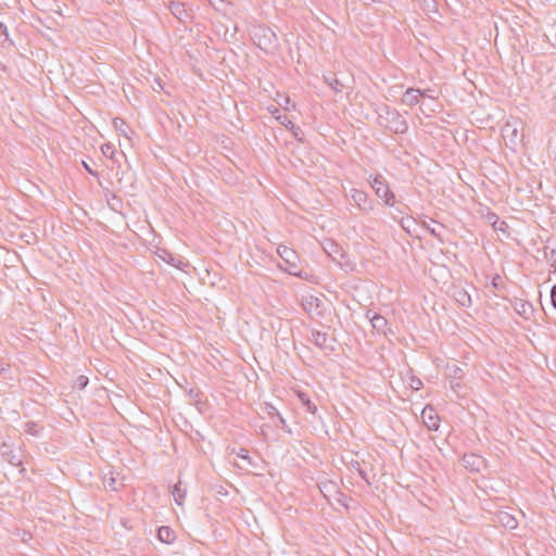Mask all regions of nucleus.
<instances>
[{"label":"nucleus","instance_id":"nucleus-43","mask_svg":"<svg viewBox=\"0 0 556 556\" xmlns=\"http://www.w3.org/2000/svg\"><path fill=\"white\" fill-rule=\"evenodd\" d=\"M216 10L219 9V5L224 4L226 0H207Z\"/></svg>","mask_w":556,"mask_h":556},{"label":"nucleus","instance_id":"nucleus-23","mask_svg":"<svg viewBox=\"0 0 556 556\" xmlns=\"http://www.w3.org/2000/svg\"><path fill=\"white\" fill-rule=\"evenodd\" d=\"M543 258L549 263L553 273H556V249L545 245L543 248Z\"/></svg>","mask_w":556,"mask_h":556},{"label":"nucleus","instance_id":"nucleus-10","mask_svg":"<svg viewBox=\"0 0 556 556\" xmlns=\"http://www.w3.org/2000/svg\"><path fill=\"white\" fill-rule=\"evenodd\" d=\"M0 453H1V456L3 457V459L14 467H18L23 463L21 453L15 452L12 448V446L7 443H3L0 446Z\"/></svg>","mask_w":556,"mask_h":556},{"label":"nucleus","instance_id":"nucleus-17","mask_svg":"<svg viewBox=\"0 0 556 556\" xmlns=\"http://www.w3.org/2000/svg\"><path fill=\"white\" fill-rule=\"evenodd\" d=\"M320 492L324 494L325 497L330 498V496L338 495L340 497H345V494L342 493L336 483L332 481L323 483L321 486H319Z\"/></svg>","mask_w":556,"mask_h":556},{"label":"nucleus","instance_id":"nucleus-41","mask_svg":"<svg viewBox=\"0 0 556 556\" xmlns=\"http://www.w3.org/2000/svg\"><path fill=\"white\" fill-rule=\"evenodd\" d=\"M551 302L553 307L556 309V285L551 289Z\"/></svg>","mask_w":556,"mask_h":556},{"label":"nucleus","instance_id":"nucleus-8","mask_svg":"<svg viewBox=\"0 0 556 556\" xmlns=\"http://www.w3.org/2000/svg\"><path fill=\"white\" fill-rule=\"evenodd\" d=\"M168 9L170 13L182 24L191 22L192 14L188 11L182 2L170 1Z\"/></svg>","mask_w":556,"mask_h":556},{"label":"nucleus","instance_id":"nucleus-4","mask_svg":"<svg viewBox=\"0 0 556 556\" xmlns=\"http://www.w3.org/2000/svg\"><path fill=\"white\" fill-rule=\"evenodd\" d=\"M521 122L518 119L507 121L502 127V137L508 141L511 147H517L522 141V134H520L519 126Z\"/></svg>","mask_w":556,"mask_h":556},{"label":"nucleus","instance_id":"nucleus-44","mask_svg":"<svg viewBox=\"0 0 556 556\" xmlns=\"http://www.w3.org/2000/svg\"><path fill=\"white\" fill-rule=\"evenodd\" d=\"M248 453H249V452H248V450H245V448H240V451L238 452V454H237V455H238L240 458L248 459V458H249Z\"/></svg>","mask_w":556,"mask_h":556},{"label":"nucleus","instance_id":"nucleus-47","mask_svg":"<svg viewBox=\"0 0 556 556\" xmlns=\"http://www.w3.org/2000/svg\"><path fill=\"white\" fill-rule=\"evenodd\" d=\"M154 83L157 85L160 89H163L162 79L160 77H155Z\"/></svg>","mask_w":556,"mask_h":556},{"label":"nucleus","instance_id":"nucleus-5","mask_svg":"<svg viewBox=\"0 0 556 556\" xmlns=\"http://www.w3.org/2000/svg\"><path fill=\"white\" fill-rule=\"evenodd\" d=\"M351 198L356 206L363 212H371L375 208V202L369 198L368 193L363 190L352 188L350 190Z\"/></svg>","mask_w":556,"mask_h":556},{"label":"nucleus","instance_id":"nucleus-6","mask_svg":"<svg viewBox=\"0 0 556 556\" xmlns=\"http://www.w3.org/2000/svg\"><path fill=\"white\" fill-rule=\"evenodd\" d=\"M312 341L313 343L325 352H333L336 340L330 338L328 333L321 332L319 330H312Z\"/></svg>","mask_w":556,"mask_h":556},{"label":"nucleus","instance_id":"nucleus-39","mask_svg":"<svg viewBox=\"0 0 556 556\" xmlns=\"http://www.w3.org/2000/svg\"><path fill=\"white\" fill-rule=\"evenodd\" d=\"M81 164H83L84 168H85V169H86L90 175H92V176H94V177H98V176H99L98 172L93 170L87 162L83 161V162H81Z\"/></svg>","mask_w":556,"mask_h":556},{"label":"nucleus","instance_id":"nucleus-26","mask_svg":"<svg viewBox=\"0 0 556 556\" xmlns=\"http://www.w3.org/2000/svg\"><path fill=\"white\" fill-rule=\"evenodd\" d=\"M298 397L301 402V404L306 408V410L311 414H316L317 412V406L315 405V403H313L309 399V396L302 392V391H299L298 392Z\"/></svg>","mask_w":556,"mask_h":556},{"label":"nucleus","instance_id":"nucleus-25","mask_svg":"<svg viewBox=\"0 0 556 556\" xmlns=\"http://www.w3.org/2000/svg\"><path fill=\"white\" fill-rule=\"evenodd\" d=\"M324 80L337 93L342 92V90L344 89L343 83L340 79H338L334 74L325 76Z\"/></svg>","mask_w":556,"mask_h":556},{"label":"nucleus","instance_id":"nucleus-11","mask_svg":"<svg viewBox=\"0 0 556 556\" xmlns=\"http://www.w3.org/2000/svg\"><path fill=\"white\" fill-rule=\"evenodd\" d=\"M425 96H426V91H421V89L408 88L404 92L401 101L403 104L413 108L416 104H418L420 98H425Z\"/></svg>","mask_w":556,"mask_h":556},{"label":"nucleus","instance_id":"nucleus-16","mask_svg":"<svg viewBox=\"0 0 556 556\" xmlns=\"http://www.w3.org/2000/svg\"><path fill=\"white\" fill-rule=\"evenodd\" d=\"M302 305L306 312L321 315L323 301L320 299L311 295L303 301Z\"/></svg>","mask_w":556,"mask_h":556},{"label":"nucleus","instance_id":"nucleus-14","mask_svg":"<svg viewBox=\"0 0 556 556\" xmlns=\"http://www.w3.org/2000/svg\"><path fill=\"white\" fill-rule=\"evenodd\" d=\"M496 521L505 529L513 530L518 527L517 519L511 514H509L507 511H502V510L498 511L496 514Z\"/></svg>","mask_w":556,"mask_h":556},{"label":"nucleus","instance_id":"nucleus-29","mask_svg":"<svg viewBox=\"0 0 556 556\" xmlns=\"http://www.w3.org/2000/svg\"><path fill=\"white\" fill-rule=\"evenodd\" d=\"M101 152L105 157L115 161L116 150L112 143H104L101 146Z\"/></svg>","mask_w":556,"mask_h":556},{"label":"nucleus","instance_id":"nucleus-46","mask_svg":"<svg viewBox=\"0 0 556 556\" xmlns=\"http://www.w3.org/2000/svg\"><path fill=\"white\" fill-rule=\"evenodd\" d=\"M281 124H283L286 127H289L290 125L291 128H294V124L291 121H289L286 115L283 116V121H281Z\"/></svg>","mask_w":556,"mask_h":556},{"label":"nucleus","instance_id":"nucleus-40","mask_svg":"<svg viewBox=\"0 0 556 556\" xmlns=\"http://www.w3.org/2000/svg\"><path fill=\"white\" fill-rule=\"evenodd\" d=\"M296 268H298V265L295 264V266H289V267L287 268V270H288V273H289L290 275L298 276V277H302V273H301V271H298V270H296Z\"/></svg>","mask_w":556,"mask_h":556},{"label":"nucleus","instance_id":"nucleus-32","mask_svg":"<svg viewBox=\"0 0 556 556\" xmlns=\"http://www.w3.org/2000/svg\"><path fill=\"white\" fill-rule=\"evenodd\" d=\"M264 410L270 417H277L280 415L278 409L270 403H265Z\"/></svg>","mask_w":556,"mask_h":556},{"label":"nucleus","instance_id":"nucleus-35","mask_svg":"<svg viewBox=\"0 0 556 556\" xmlns=\"http://www.w3.org/2000/svg\"><path fill=\"white\" fill-rule=\"evenodd\" d=\"M491 285L494 289L503 288L502 277L498 274L494 275L492 278Z\"/></svg>","mask_w":556,"mask_h":556},{"label":"nucleus","instance_id":"nucleus-50","mask_svg":"<svg viewBox=\"0 0 556 556\" xmlns=\"http://www.w3.org/2000/svg\"><path fill=\"white\" fill-rule=\"evenodd\" d=\"M169 258H170V260L168 261V263H170L172 261H174V256H172L170 254H169Z\"/></svg>","mask_w":556,"mask_h":556},{"label":"nucleus","instance_id":"nucleus-15","mask_svg":"<svg viewBox=\"0 0 556 556\" xmlns=\"http://www.w3.org/2000/svg\"><path fill=\"white\" fill-rule=\"evenodd\" d=\"M277 252L279 256L288 264V266H295L298 254L293 249L286 245H279Z\"/></svg>","mask_w":556,"mask_h":556},{"label":"nucleus","instance_id":"nucleus-48","mask_svg":"<svg viewBox=\"0 0 556 556\" xmlns=\"http://www.w3.org/2000/svg\"><path fill=\"white\" fill-rule=\"evenodd\" d=\"M424 91H426V96L425 97L430 98V99L434 98L432 94H430L431 89H425Z\"/></svg>","mask_w":556,"mask_h":556},{"label":"nucleus","instance_id":"nucleus-22","mask_svg":"<svg viewBox=\"0 0 556 556\" xmlns=\"http://www.w3.org/2000/svg\"><path fill=\"white\" fill-rule=\"evenodd\" d=\"M431 223L435 224L434 227H431L428 223L424 222L422 223V226L434 237L437 238L439 241L443 242V238H442V230H444V225L443 224H440V223H437L434 220H431Z\"/></svg>","mask_w":556,"mask_h":556},{"label":"nucleus","instance_id":"nucleus-1","mask_svg":"<svg viewBox=\"0 0 556 556\" xmlns=\"http://www.w3.org/2000/svg\"><path fill=\"white\" fill-rule=\"evenodd\" d=\"M375 112L377 113V124L380 127H383L395 135H403L407 132L408 123L405 116L396 109H393L388 104H381L375 110Z\"/></svg>","mask_w":556,"mask_h":556},{"label":"nucleus","instance_id":"nucleus-21","mask_svg":"<svg viewBox=\"0 0 556 556\" xmlns=\"http://www.w3.org/2000/svg\"><path fill=\"white\" fill-rule=\"evenodd\" d=\"M348 467L350 470L356 471L364 481L370 484L368 472L362 467V464L358 460L352 459L348 464Z\"/></svg>","mask_w":556,"mask_h":556},{"label":"nucleus","instance_id":"nucleus-31","mask_svg":"<svg viewBox=\"0 0 556 556\" xmlns=\"http://www.w3.org/2000/svg\"><path fill=\"white\" fill-rule=\"evenodd\" d=\"M274 425L277 428H281L283 430H287L288 432H291V430L288 427V424H287L286 419L281 415H278L276 417V421H274Z\"/></svg>","mask_w":556,"mask_h":556},{"label":"nucleus","instance_id":"nucleus-34","mask_svg":"<svg viewBox=\"0 0 556 556\" xmlns=\"http://www.w3.org/2000/svg\"><path fill=\"white\" fill-rule=\"evenodd\" d=\"M25 432L30 435H37L38 431L36 429V424L35 422H26L25 424Z\"/></svg>","mask_w":556,"mask_h":556},{"label":"nucleus","instance_id":"nucleus-33","mask_svg":"<svg viewBox=\"0 0 556 556\" xmlns=\"http://www.w3.org/2000/svg\"><path fill=\"white\" fill-rule=\"evenodd\" d=\"M188 395L194 404H197V405L201 404V400H200L201 392L199 390L190 389L188 392Z\"/></svg>","mask_w":556,"mask_h":556},{"label":"nucleus","instance_id":"nucleus-49","mask_svg":"<svg viewBox=\"0 0 556 556\" xmlns=\"http://www.w3.org/2000/svg\"><path fill=\"white\" fill-rule=\"evenodd\" d=\"M112 199L118 203H121V199L118 197H116L115 194L112 195Z\"/></svg>","mask_w":556,"mask_h":556},{"label":"nucleus","instance_id":"nucleus-38","mask_svg":"<svg viewBox=\"0 0 556 556\" xmlns=\"http://www.w3.org/2000/svg\"><path fill=\"white\" fill-rule=\"evenodd\" d=\"M88 378L86 376H79L77 377L76 379V386L79 388V389H84L87 384H88Z\"/></svg>","mask_w":556,"mask_h":556},{"label":"nucleus","instance_id":"nucleus-37","mask_svg":"<svg viewBox=\"0 0 556 556\" xmlns=\"http://www.w3.org/2000/svg\"><path fill=\"white\" fill-rule=\"evenodd\" d=\"M0 35H3L5 40L9 41L10 45H13V41L9 38L8 27L2 22H0Z\"/></svg>","mask_w":556,"mask_h":556},{"label":"nucleus","instance_id":"nucleus-42","mask_svg":"<svg viewBox=\"0 0 556 556\" xmlns=\"http://www.w3.org/2000/svg\"><path fill=\"white\" fill-rule=\"evenodd\" d=\"M333 498H334L339 504H341L342 506L348 507V503H346L348 497H346V496H345V497H340V496H338V495H333Z\"/></svg>","mask_w":556,"mask_h":556},{"label":"nucleus","instance_id":"nucleus-9","mask_svg":"<svg viewBox=\"0 0 556 556\" xmlns=\"http://www.w3.org/2000/svg\"><path fill=\"white\" fill-rule=\"evenodd\" d=\"M422 422L429 430H438L440 426V418L437 412L431 406H426L421 412Z\"/></svg>","mask_w":556,"mask_h":556},{"label":"nucleus","instance_id":"nucleus-27","mask_svg":"<svg viewBox=\"0 0 556 556\" xmlns=\"http://www.w3.org/2000/svg\"><path fill=\"white\" fill-rule=\"evenodd\" d=\"M324 250L333 261H338V256L343 257L342 250L334 242H328Z\"/></svg>","mask_w":556,"mask_h":556},{"label":"nucleus","instance_id":"nucleus-3","mask_svg":"<svg viewBox=\"0 0 556 556\" xmlns=\"http://www.w3.org/2000/svg\"><path fill=\"white\" fill-rule=\"evenodd\" d=\"M371 188L375 190L376 195L383 200L388 206H394V193L389 188L384 177L382 175H376L372 179H369Z\"/></svg>","mask_w":556,"mask_h":556},{"label":"nucleus","instance_id":"nucleus-7","mask_svg":"<svg viewBox=\"0 0 556 556\" xmlns=\"http://www.w3.org/2000/svg\"><path fill=\"white\" fill-rule=\"evenodd\" d=\"M464 369L455 364L446 367V377L450 380V387L455 392L462 388V379L464 378Z\"/></svg>","mask_w":556,"mask_h":556},{"label":"nucleus","instance_id":"nucleus-20","mask_svg":"<svg viewBox=\"0 0 556 556\" xmlns=\"http://www.w3.org/2000/svg\"><path fill=\"white\" fill-rule=\"evenodd\" d=\"M486 219L496 231L505 232L508 227L507 223L501 220L500 217L493 212H489L486 214Z\"/></svg>","mask_w":556,"mask_h":556},{"label":"nucleus","instance_id":"nucleus-24","mask_svg":"<svg viewBox=\"0 0 556 556\" xmlns=\"http://www.w3.org/2000/svg\"><path fill=\"white\" fill-rule=\"evenodd\" d=\"M172 494L177 505H182L186 497V488H182L181 481H178L174 486Z\"/></svg>","mask_w":556,"mask_h":556},{"label":"nucleus","instance_id":"nucleus-18","mask_svg":"<svg viewBox=\"0 0 556 556\" xmlns=\"http://www.w3.org/2000/svg\"><path fill=\"white\" fill-rule=\"evenodd\" d=\"M482 463V458L475 454L464 455L463 457V464L465 468L470 469L471 471H479L480 464Z\"/></svg>","mask_w":556,"mask_h":556},{"label":"nucleus","instance_id":"nucleus-19","mask_svg":"<svg viewBox=\"0 0 556 556\" xmlns=\"http://www.w3.org/2000/svg\"><path fill=\"white\" fill-rule=\"evenodd\" d=\"M157 539L163 543L170 544L175 541L176 534L172 528L162 526L157 530Z\"/></svg>","mask_w":556,"mask_h":556},{"label":"nucleus","instance_id":"nucleus-36","mask_svg":"<svg viewBox=\"0 0 556 556\" xmlns=\"http://www.w3.org/2000/svg\"><path fill=\"white\" fill-rule=\"evenodd\" d=\"M114 126L119 129L125 136H127L125 129H123V126L128 127L124 119L122 118H115L114 119Z\"/></svg>","mask_w":556,"mask_h":556},{"label":"nucleus","instance_id":"nucleus-30","mask_svg":"<svg viewBox=\"0 0 556 556\" xmlns=\"http://www.w3.org/2000/svg\"><path fill=\"white\" fill-rule=\"evenodd\" d=\"M104 486L111 491H117V481L116 478L113 476V473H110V477H104L103 480Z\"/></svg>","mask_w":556,"mask_h":556},{"label":"nucleus","instance_id":"nucleus-2","mask_svg":"<svg viewBox=\"0 0 556 556\" xmlns=\"http://www.w3.org/2000/svg\"><path fill=\"white\" fill-rule=\"evenodd\" d=\"M250 34L253 42L266 53L273 52L279 46L275 31L266 25H253Z\"/></svg>","mask_w":556,"mask_h":556},{"label":"nucleus","instance_id":"nucleus-12","mask_svg":"<svg viewBox=\"0 0 556 556\" xmlns=\"http://www.w3.org/2000/svg\"><path fill=\"white\" fill-rule=\"evenodd\" d=\"M366 317L370 320V324H371L372 328L378 333L386 334V330H387V327H388V320H387L386 317H383L382 315H380L378 313H372L371 314V311H368L366 313Z\"/></svg>","mask_w":556,"mask_h":556},{"label":"nucleus","instance_id":"nucleus-45","mask_svg":"<svg viewBox=\"0 0 556 556\" xmlns=\"http://www.w3.org/2000/svg\"><path fill=\"white\" fill-rule=\"evenodd\" d=\"M421 386H422V382L419 379H416V380L414 379L410 384V387L415 390H418Z\"/></svg>","mask_w":556,"mask_h":556},{"label":"nucleus","instance_id":"nucleus-28","mask_svg":"<svg viewBox=\"0 0 556 556\" xmlns=\"http://www.w3.org/2000/svg\"><path fill=\"white\" fill-rule=\"evenodd\" d=\"M401 227L409 235V236H413L416 231V227H417V222L415 218L413 217H406V218H402L401 222Z\"/></svg>","mask_w":556,"mask_h":556},{"label":"nucleus","instance_id":"nucleus-13","mask_svg":"<svg viewBox=\"0 0 556 556\" xmlns=\"http://www.w3.org/2000/svg\"><path fill=\"white\" fill-rule=\"evenodd\" d=\"M452 296L463 307H469L471 305L470 294L460 286L453 287Z\"/></svg>","mask_w":556,"mask_h":556}]
</instances>
